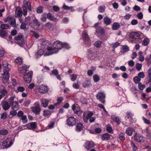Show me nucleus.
Instances as JSON below:
<instances>
[{
  "mask_svg": "<svg viewBox=\"0 0 151 151\" xmlns=\"http://www.w3.org/2000/svg\"><path fill=\"white\" fill-rule=\"evenodd\" d=\"M48 43L47 41H45L42 43V47L44 48L46 47L47 52H46L45 55H50L53 54L57 53L58 50L61 49L63 47V43L59 41L55 42L53 44V47H49Z\"/></svg>",
  "mask_w": 151,
  "mask_h": 151,
  "instance_id": "obj_1",
  "label": "nucleus"
},
{
  "mask_svg": "<svg viewBox=\"0 0 151 151\" xmlns=\"http://www.w3.org/2000/svg\"><path fill=\"white\" fill-rule=\"evenodd\" d=\"M7 63L6 61H4L3 62V65L4 66V73L2 74L3 75L2 80L4 83H9L8 81L9 78V71L10 70L7 65Z\"/></svg>",
  "mask_w": 151,
  "mask_h": 151,
  "instance_id": "obj_2",
  "label": "nucleus"
},
{
  "mask_svg": "<svg viewBox=\"0 0 151 151\" xmlns=\"http://www.w3.org/2000/svg\"><path fill=\"white\" fill-rule=\"evenodd\" d=\"M97 53H95L93 49L90 48L87 51V58L89 60H95L96 55Z\"/></svg>",
  "mask_w": 151,
  "mask_h": 151,
  "instance_id": "obj_3",
  "label": "nucleus"
},
{
  "mask_svg": "<svg viewBox=\"0 0 151 151\" xmlns=\"http://www.w3.org/2000/svg\"><path fill=\"white\" fill-rule=\"evenodd\" d=\"M16 43L19 45L23 44L24 43V37L22 35H18L14 37Z\"/></svg>",
  "mask_w": 151,
  "mask_h": 151,
  "instance_id": "obj_4",
  "label": "nucleus"
},
{
  "mask_svg": "<svg viewBox=\"0 0 151 151\" xmlns=\"http://www.w3.org/2000/svg\"><path fill=\"white\" fill-rule=\"evenodd\" d=\"M32 72L30 71L25 74L23 77L24 81L27 83H29L32 81Z\"/></svg>",
  "mask_w": 151,
  "mask_h": 151,
  "instance_id": "obj_5",
  "label": "nucleus"
},
{
  "mask_svg": "<svg viewBox=\"0 0 151 151\" xmlns=\"http://www.w3.org/2000/svg\"><path fill=\"white\" fill-rule=\"evenodd\" d=\"M96 98L102 103L104 104L105 102V95L103 93L99 92L96 96Z\"/></svg>",
  "mask_w": 151,
  "mask_h": 151,
  "instance_id": "obj_6",
  "label": "nucleus"
},
{
  "mask_svg": "<svg viewBox=\"0 0 151 151\" xmlns=\"http://www.w3.org/2000/svg\"><path fill=\"white\" fill-rule=\"evenodd\" d=\"M67 124L70 126H74L76 124V119L74 117L71 116L68 118L67 120Z\"/></svg>",
  "mask_w": 151,
  "mask_h": 151,
  "instance_id": "obj_7",
  "label": "nucleus"
},
{
  "mask_svg": "<svg viewBox=\"0 0 151 151\" xmlns=\"http://www.w3.org/2000/svg\"><path fill=\"white\" fill-rule=\"evenodd\" d=\"M134 139L137 142L143 143L146 140V138L142 135L135 134L134 137Z\"/></svg>",
  "mask_w": 151,
  "mask_h": 151,
  "instance_id": "obj_8",
  "label": "nucleus"
},
{
  "mask_svg": "<svg viewBox=\"0 0 151 151\" xmlns=\"http://www.w3.org/2000/svg\"><path fill=\"white\" fill-rule=\"evenodd\" d=\"M35 104H36L38 106L32 107V111L36 114H39L41 111V109L40 107L39 104L38 102H36Z\"/></svg>",
  "mask_w": 151,
  "mask_h": 151,
  "instance_id": "obj_9",
  "label": "nucleus"
},
{
  "mask_svg": "<svg viewBox=\"0 0 151 151\" xmlns=\"http://www.w3.org/2000/svg\"><path fill=\"white\" fill-rule=\"evenodd\" d=\"M38 92L41 93H45L47 91V87L43 85L40 86L38 89Z\"/></svg>",
  "mask_w": 151,
  "mask_h": 151,
  "instance_id": "obj_10",
  "label": "nucleus"
},
{
  "mask_svg": "<svg viewBox=\"0 0 151 151\" xmlns=\"http://www.w3.org/2000/svg\"><path fill=\"white\" fill-rule=\"evenodd\" d=\"M129 37L133 39H137L140 37L139 34L136 32H132L129 35Z\"/></svg>",
  "mask_w": 151,
  "mask_h": 151,
  "instance_id": "obj_11",
  "label": "nucleus"
},
{
  "mask_svg": "<svg viewBox=\"0 0 151 151\" xmlns=\"http://www.w3.org/2000/svg\"><path fill=\"white\" fill-rule=\"evenodd\" d=\"M2 145L5 148H7L9 147L11 145L9 139L8 138L3 141L2 143Z\"/></svg>",
  "mask_w": 151,
  "mask_h": 151,
  "instance_id": "obj_12",
  "label": "nucleus"
},
{
  "mask_svg": "<svg viewBox=\"0 0 151 151\" xmlns=\"http://www.w3.org/2000/svg\"><path fill=\"white\" fill-rule=\"evenodd\" d=\"M1 105L3 109L5 110H7L10 108V104L7 101L2 102Z\"/></svg>",
  "mask_w": 151,
  "mask_h": 151,
  "instance_id": "obj_13",
  "label": "nucleus"
},
{
  "mask_svg": "<svg viewBox=\"0 0 151 151\" xmlns=\"http://www.w3.org/2000/svg\"><path fill=\"white\" fill-rule=\"evenodd\" d=\"M30 0H24L23 1V7L27 8V9L30 10L31 9L30 3L29 2Z\"/></svg>",
  "mask_w": 151,
  "mask_h": 151,
  "instance_id": "obj_14",
  "label": "nucleus"
},
{
  "mask_svg": "<svg viewBox=\"0 0 151 151\" xmlns=\"http://www.w3.org/2000/svg\"><path fill=\"white\" fill-rule=\"evenodd\" d=\"M26 126L29 129H32L36 128L37 127V124L35 122L29 123L27 124Z\"/></svg>",
  "mask_w": 151,
  "mask_h": 151,
  "instance_id": "obj_15",
  "label": "nucleus"
},
{
  "mask_svg": "<svg viewBox=\"0 0 151 151\" xmlns=\"http://www.w3.org/2000/svg\"><path fill=\"white\" fill-rule=\"evenodd\" d=\"M43 48L44 49V50H42L41 49L39 50H38L36 53V55H37L41 56L44 53V56H46L45 55L46 52H47V51L46 50H47V48L46 47H45L44 48Z\"/></svg>",
  "mask_w": 151,
  "mask_h": 151,
  "instance_id": "obj_16",
  "label": "nucleus"
},
{
  "mask_svg": "<svg viewBox=\"0 0 151 151\" xmlns=\"http://www.w3.org/2000/svg\"><path fill=\"white\" fill-rule=\"evenodd\" d=\"M72 109L76 114H78L80 112V108L77 104H73L72 106Z\"/></svg>",
  "mask_w": 151,
  "mask_h": 151,
  "instance_id": "obj_17",
  "label": "nucleus"
},
{
  "mask_svg": "<svg viewBox=\"0 0 151 151\" xmlns=\"http://www.w3.org/2000/svg\"><path fill=\"white\" fill-rule=\"evenodd\" d=\"M94 146V144L93 142L87 141L86 142L85 147L87 149H89Z\"/></svg>",
  "mask_w": 151,
  "mask_h": 151,
  "instance_id": "obj_18",
  "label": "nucleus"
},
{
  "mask_svg": "<svg viewBox=\"0 0 151 151\" xmlns=\"http://www.w3.org/2000/svg\"><path fill=\"white\" fill-rule=\"evenodd\" d=\"M11 108L13 110H17L19 109V106L17 101H15L12 104Z\"/></svg>",
  "mask_w": 151,
  "mask_h": 151,
  "instance_id": "obj_19",
  "label": "nucleus"
},
{
  "mask_svg": "<svg viewBox=\"0 0 151 151\" xmlns=\"http://www.w3.org/2000/svg\"><path fill=\"white\" fill-rule=\"evenodd\" d=\"M104 22L106 25L110 24L111 22V19L107 16L103 19Z\"/></svg>",
  "mask_w": 151,
  "mask_h": 151,
  "instance_id": "obj_20",
  "label": "nucleus"
},
{
  "mask_svg": "<svg viewBox=\"0 0 151 151\" xmlns=\"http://www.w3.org/2000/svg\"><path fill=\"white\" fill-rule=\"evenodd\" d=\"M83 86L84 88L91 86V84L90 81L88 79H86L83 83Z\"/></svg>",
  "mask_w": 151,
  "mask_h": 151,
  "instance_id": "obj_21",
  "label": "nucleus"
},
{
  "mask_svg": "<svg viewBox=\"0 0 151 151\" xmlns=\"http://www.w3.org/2000/svg\"><path fill=\"white\" fill-rule=\"evenodd\" d=\"M111 135L108 133L104 134L102 137V139L103 140H107L110 139Z\"/></svg>",
  "mask_w": 151,
  "mask_h": 151,
  "instance_id": "obj_22",
  "label": "nucleus"
},
{
  "mask_svg": "<svg viewBox=\"0 0 151 151\" xmlns=\"http://www.w3.org/2000/svg\"><path fill=\"white\" fill-rule=\"evenodd\" d=\"M82 36L83 38L85 40L88 41L89 40V37L88 35L87 32L86 31H83L82 32Z\"/></svg>",
  "mask_w": 151,
  "mask_h": 151,
  "instance_id": "obj_23",
  "label": "nucleus"
},
{
  "mask_svg": "<svg viewBox=\"0 0 151 151\" xmlns=\"http://www.w3.org/2000/svg\"><path fill=\"white\" fill-rule=\"evenodd\" d=\"M146 136L149 139L151 140V131L148 127H147L146 129Z\"/></svg>",
  "mask_w": 151,
  "mask_h": 151,
  "instance_id": "obj_24",
  "label": "nucleus"
},
{
  "mask_svg": "<svg viewBox=\"0 0 151 151\" xmlns=\"http://www.w3.org/2000/svg\"><path fill=\"white\" fill-rule=\"evenodd\" d=\"M40 101L43 106L46 107L47 106L49 102L48 101L44 99H42Z\"/></svg>",
  "mask_w": 151,
  "mask_h": 151,
  "instance_id": "obj_25",
  "label": "nucleus"
},
{
  "mask_svg": "<svg viewBox=\"0 0 151 151\" xmlns=\"http://www.w3.org/2000/svg\"><path fill=\"white\" fill-rule=\"evenodd\" d=\"M16 12L17 13V16L18 17H20L22 14V12L21 9L19 7H17L16 9Z\"/></svg>",
  "mask_w": 151,
  "mask_h": 151,
  "instance_id": "obj_26",
  "label": "nucleus"
},
{
  "mask_svg": "<svg viewBox=\"0 0 151 151\" xmlns=\"http://www.w3.org/2000/svg\"><path fill=\"white\" fill-rule=\"evenodd\" d=\"M83 124L81 123H78L76 126V130L77 131L80 132L83 129Z\"/></svg>",
  "mask_w": 151,
  "mask_h": 151,
  "instance_id": "obj_27",
  "label": "nucleus"
},
{
  "mask_svg": "<svg viewBox=\"0 0 151 151\" xmlns=\"http://www.w3.org/2000/svg\"><path fill=\"white\" fill-rule=\"evenodd\" d=\"M133 129L132 128H128L126 131V133L128 135L131 136L132 135Z\"/></svg>",
  "mask_w": 151,
  "mask_h": 151,
  "instance_id": "obj_28",
  "label": "nucleus"
},
{
  "mask_svg": "<svg viewBox=\"0 0 151 151\" xmlns=\"http://www.w3.org/2000/svg\"><path fill=\"white\" fill-rule=\"evenodd\" d=\"M29 68V67L27 66H24L20 67L19 68V70L20 73H23L27 71V69Z\"/></svg>",
  "mask_w": 151,
  "mask_h": 151,
  "instance_id": "obj_29",
  "label": "nucleus"
},
{
  "mask_svg": "<svg viewBox=\"0 0 151 151\" xmlns=\"http://www.w3.org/2000/svg\"><path fill=\"white\" fill-rule=\"evenodd\" d=\"M10 25L14 28H16L17 27L16 24V19L14 18L13 19L10 21Z\"/></svg>",
  "mask_w": 151,
  "mask_h": 151,
  "instance_id": "obj_30",
  "label": "nucleus"
},
{
  "mask_svg": "<svg viewBox=\"0 0 151 151\" xmlns=\"http://www.w3.org/2000/svg\"><path fill=\"white\" fill-rule=\"evenodd\" d=\"M120 25L119 23L115 22L113 23L112 26V28L114 30L117 29L120 27Z\"/></svg>",
  "mask_w": 151,
  "mask_h": 151,
  "instance_id": "obj_31",
  "label": "nucleus"
},
{
  "mask_svg": "<svg viewBox=\"0 0 151 151\" xmlns=\"http://www.w3.org/2000/svg\"><path fill=\"white\" fill-rule=\"evenodd\" d=\"M122 50L121 52L124 53L127 51L129 50V48L128 46H124L122 47L121 48Z\"/></svg>",
  "mask_w": 151,
  "mask_h": 151,
  "instance_id": "obj_32",
  "label": "nucleus"
},
{
  "mask_svg": "<svg viewBox=\"0 0 151 151\" xmlns=\"http://www.w3.org/2000/svg\"><path fill=\"white\" fill-rule=\"evenodd\" d=\"M106 129L107 131L109 133H113V132L112 129L109 124H108L106 125Z\"/></svg>",
  "mask_w": 151,
  "mask_h": 151,
  "instance_id": "obj_33",
  "label": "nucleus"
},
{
  "mask_svg": "<svg viewBox=\"0 0 151 151\" xmlns=\"http://www.w3.org/2000/svg\"><path fill=\"white\" fill-rule=\"evenodd\" d=\"M7 33L6 31L2 30L0 29V37H6L7 36Z\"/></svg>",
  "mask_w": 151,
  "mask_h": 151,
  "instance_id": "obj_34",
  "label": "nucleus"
},
{
  "mask_svg": "<svg viewBox=\"0 0 151 151\" xmlns=\"http://www.w3.org/2000/svg\"><path fill=\"white\" fill-rule=\"evenodd\" d=\"M150 42V40L148 38H146L144 39L142 42V44L144 46L147 45Z\"/></svg>",
  "mask_w": 151,
  "mask_h": 151,
  "instance_id": "obj_35",
  "label": "nucleus"
},
{
  "mask_svg": "<svg viewBox=\"0 0 151 151\" xmlns=\"http://www.w3.org/2000/svg\"><path fill=\"white\" fill-rule=\"evenodd\" d=\"M96 32L99 34H102L104 32V30L101 27H98L96 29Z\"/></svg>",
  "mask_w": 151,
  "mask_h": 151,
  "instance_id": "obj_36",
  "label": "nucleus"
},
{
  "mask_svg": "<svg viewBox=\"0 0 151 151\" xmlns=\"http://www.w3.org/2000/svg\"><path fill=\"white\" fill-rule=\"evenodd\" d=\"M1 28L2 29H10L9 25L8 24H2L1 25Z\"/></svg>",
  "mask_w": 151,
  "mask_h": 151,
  "instance_id": "obj_37",
  "label": "nucleus"
},
{
  "mask_svg": "<svg viewBox=\"0 0 151 151\" xmlns=\"http://www.w3.org/2000/svg\"><path fill=\"white\" fill-rule=\"evenodd\" d=\"M102 42L100 41H98L96 42L94 44L95 46L96 47H99L101 46Z\"/></svg>",
  "mask_w": 151,
  "mask_h": 151,
  "instance_id": "obj_38",
  "label": "nucleus"
},
{
  "mask_svg": "<svg viewBox=\"0 0 151 151\" xmlns=\"http://www.w3.org/2000/svg\"><path fill=\"white\" fill-rule=\"evenodd\" d=\"M111 117L113 120L115 121L118 124L120 123V121L118 117L115 116H113Z\"/></svg>",
  "mask_w": 151,
  "mask_h": 151,
  "instance_id": "obj_39",
  "label": "nucleus"
},
{
  "mask_svg": "<svg viewBox=\"0 0 151 151\" xmlns=\"http://www.w3.org/2000/svg\"><path fill=\"white\" fill-rule=\"evenodd\" d=\"M15 61L17 63L19 64H21L22 63V59L20 57H18L15 60Z\"/></svg>",
  "mask_w": 151,
  "mask_h": 151,
  "instance_id": "obj_40",
  "label": "nucleus"
},
{
  "mask_svg": "<svg viewBox=\"0 0 151 151\" xmlns=\"http://www.w3.org/2000/svg\"><path fill=\"white\" fill-rule=\"evenodd\" d=\"M63 99V98L62 97H60L57 98V100L58 101V102L55 104V105L56 106L57 105H59L60 103H61Z\"/></svg>",
  "mask_w": 151,
  "mask_h": 151,
  "instance_id": "obj_41",
  "label": "nucleus"
},
{
  "mask_svg": "<svg viewBox=\"0 0 151 151\" xmlns=\"http://www.w3.org/2000/svg\"><path fill=\"white\" fill-rule=\"evenodd\" d=\"M133 80L135 83H139V82L140 81L141 79L138 76H136L134 78Z\"/></svg>",
  "mask_w": 151,
  "mask_h": 151,
  "instance_id": "obj_42",
  "label": "nucleus"
},
{
  "mask_svg": "<svg viewBox=\"0 0 151 151\" xmlns=\"http://www.w3.org/2000/svg\"><path fill=\"white\" fill-rule=\"evenodd\" d=\"M145 87V86L144 84H142L141 83H138V88L141 90H143Z\"/></svg>",
  "mask_w": 151,
  "mask_h": 151,
  "instance_id": "obj_43",
  "label": "nucleus"
},
{
  "mask_svg": "<svg viewBox=\"0 0 151 151\" xmlns=\"http://www.w3.org/2000/svg\"><path fill=\"white\" fill-rule=\"evenodd\" d=\"M142 64H139L137 63L136 65V69L138 71H139L141 69L142 67Z\"/></svg>",
  "mask_w": 151,
  "mask_h": 151,
  "instance_id": "obj_44",
  "label": "nucleus"
},
{
  "mask_svg": "<svg viewBox=\"0 0 151 151\" xmlns=\"http://www.w3.org/2000/svg\"><path fill=\"white\" fill-rule=\"evenodd\" d=\"M8 133V131L6 129H2L0 130V134L2 135H6Z\"/></svg>",
  "mask_w": 151,
  "mask_h": 151,
  "instance_id": "obj_45",
  "label": "nucleus"
},
{
  "mask_svg": "<svg viewBox=\"0 0 151 151\" xmlns=\"http://www.w3.org/2000/svg\"><path fill=\"white\" fill-rule=\"evenodd\" d=\"M37 12L38 13H41L43 12L42 7L41 6H40L37 7Z\"/></svg>",
  "mask_w": 151,
  "mask_h": 151,
  "instance_id": "obj_46",
  "label": "nucleus"
},
{
  "mask_svg": "<svg viewBox=\"0 0 151 151\" xmlns=\"http://www.w3.org/2000/svg\"><path fill=\"white\" fill-rule=\"evenodd\" d=\"M105 7L104 6H101L99 7V11L100 12H104L105 10Z\"/></svg>",
  "mask_w": 151,
  "mask_h": 151,
  "instance_id": "obj_47",
  "label": "nucleus"
},
{
  "mask_svg": "<svg viewBox=\"0 0 151 151\" xmlns=\"http://www.w3.org/2000/svg\"><path fill=\"white\" fill-rule=\"evenodd\" d=\"M47 17L50 20H53L54 19V17L52 16V14L50 13L47 14Z\"/></svg>",
  "mask_w": 151,
  "mask_h": 151,
  "instance_id": "obj_48",
  "label": "nucleus"
},
{
  "mask_svg": "<svg viewBox=\"0 0 151 151\" xmlns=\"http://www.w3.org/2000/svg\"><path fill=\"white\" fill-rule=\"evenodd\" d=\"M93 77V80L95 82H97L99 80V77L96 75H94Z\"/></svg>",
  "mask_w": 151,
  "mask_h": 151,
  "instance_id": "obj_49",
  "label": "nucleus"
},
{
  "mask_svg": "<svg viewBox=\"0 0 151 151\" xmlns=\"http://www.w3.org/2000/svg\"><path fill=\"white\" fill-rule=\"evenodd\" d=\"M50 114V111L48 110H44V111L43 115L45 116H47Z\"/></svg>",
  "mask_w": 151,
  "mask_h": 151,
  "instance_id": "obj_50",
  "label": "nucleus"
},
{
  "mask_svg": "<svg viewBox=\"0 0 151 151\" xmlns=\"http://www.w3.org/2000/svg\"><path fill=\"white\" fill-rule=\"evenodd\" d=\"M21 119L22 120V122L24 123L27 122V121L26 116L25 115H24L22 117Z\"/></svg>",
  "mask_w": 151,
  "mask_h": 151,
  "instance_id": "obj_51",
  "label": "nucleus"
},
{
  "mask_svg": "<svg viewBox=\"0 0 151 151\" xmlns=\"http://www.w3.org/2000/svg\"><path fill=\"white\" fill-rule=\"evenodd\" d=\"M27 24L25 22L22 23L20 26V29H25L26 27V24Z\"/></svg>",
  "mask_w": 151,
  "mask_h": 151,
  "instance_id": "obj_52",
  "label": "nucleus"
},
{
  "mask_svg": "<svg viewBox=\"0 0 151 151\" xmlns=\"http://www.w3.org/2000/svg\"><path fill=\"white\" fill-rule=\"evenodd\" d=\"M119 139L122 141H124L125 139V137L124 134L123 133H121L119 134Z\"/></svg>",
  "mask_w": 151,
  "mask_h": 151,
  "instance_id": "obj_53",
  "label": "nucleus"
},
{
  "mask_svg": "<svg viewBox=\"0 0 151 151\" xmlns=\"http://www.w3.org/2000/svg\"><path fill=\"white\" fill-rule=\"evenodd\" d=\"M47 19L46 14H43L42 16L41 20L43 22H45Z\"/></svg>",
  "mask_w": 151,
  "mask_h": 151,
  "instance_id": "obj_54",
  "label": "nucleus"
},
{
  "mask_svg": "<svg viewBox=\"0 0 151 151\" xmlns=\"http://www.w3.org/2000/svg\"><path fill=\"white\" fill-rule=\"evenodd\" d=\"M0 93H1L4 96L7 93V91L6 89L2 90H1L0 91Z\"/></svg>",
  "mask_w": 151,
  "mask_h": 151,
  "instance_id": "obj_55",
  "label": "nucleus"
},
{
  "mask_svg": "<svg viewBox=\"0 0 151 151\" xmlns=\"http://www.w3.org/2000/svg\"><path fill=\"white\" fill-rule=\"evenodd\" d=\"M15 98V96H11L9 98L8 101L10 104H12L13 103L14 99Z\"/></svg>",
  "mask_w": 151,
  "mask_h": 151,
  "instance_id": "obj_56",
  "label": "nucleus"
},
{
  "mask_svg": "<svg viewBox=\"0 0 151 151\" xmlns=\"http://www.w3.org/2000/svg\"><path fill=\"white\" fill-rule=\"evenodd\" d=\"M13 19V18H12V16H9L6 18L5 20V22H7L9 21H10Z\"/></svg>",
  "mask_w": 151,
  "mask_h": 151,
  "instance_id": "obj_57",
  "label": "nucleus"
},
{
  "mask_svg": "<svg viewBox=\"0 0 151 151\" xmlns=\"http://www.w3.org/2000/svg\"><path fill=\"white\" fill-rule=\"evenodd\" d=\"M138 76L139 78H143L145 77V75L143 72L139 73L138 74Z\"/></svg>",
  "mask_w": 151,
  "mask_h": 151,
  "instance_id": "obj_58",
  "label": "nucleus"
},
{
  "mask_svg": "<svg viewBox=\"0 0 151 151\" xmlns=\"http://www.w3.org/2000/svg\"><path fill=\"white\" fill-rule=\"evenodd\" d=\"M131 145L133 148V150L134 151H136L137 149V147L135 145L134 143L132 141L131 142Z\"/></svg>",
  "mask_w": 151,
  "mask_h": 151,
  "instance_id": "obj_59",
  "label": "nucleus"
},
{
  "mask_svg": "<svg viewBox=\"0 0 151 151\" xmlns=\"http://www.w3.org/2000/svg\"><path fill=\"white\" fill-rule=\"evenodd\" d=\"M17 110H13L11 111L10 112V114L13 116H15L17 114V112L16 111Z\"/></svg>",
  "mask_w": 151,
  "mask_h": 151,
  "instance_id": "obj_60",
  "label": "nucleus"
},
{
  "mask_svg": "<svg viewBox=\"0 0 151 151\" xmlns=\"http://www.w3.org/2000/svg\"><path fill=\"white\" fill-rule=\"evenodd\" d=\"M7 114L6 113V112H4L2 114L1 116V119H5L7 118Z\"/></svg>",
  "mask_w": 151,
  "mask_h": 151,
  "instance_id": "obj_61",
  "label": "nucleus"
},
{
  "mask_svg": "<svg viewBox=\"0 0 151 151\" xmlns=\"http://www.w3.org/2000/svg\"><path fill=\"white\" fill-rule=\"evenodd\" d=\"M138 21L137 19H134L132 20L131 22V24L132 25H135L138 24Z\"/></svg>",
  "mask_w": 151,
  "mask_h": 151,
  "instance_id": "obj_62",
  "label": "nucleus"
},
{
  "mask_svg": "<svg viewBox=\"0 0 151 151\" xmlns=\"http://www.w3.org/2000/svg\"><path fill=\"white\" fill-rule=\"evenodd\" d=\"M17 89L19 91L22 92L25 90V88L23 87L19 86L17 88Z\"/></svg>",
  "mask_w": 151,
  "mask_h": 151,
  "instance_id": "obj_63",
  "label": "nucleus"
},
{
  "mask_svg": "<svg viewBox=\"0 0 151 151\" xmlns=\"http://www.w3.org/2000/svg\"><path fill=\"white\" fill-rule=\"evenodd\" d=\"M148 73V78H149L151 77V68H149L147 71Z\"/></svg>",
  "mask_w": 151,
  "mask_h": 151,
  "instance_id": "obj_64",
  "label": "nucleus"
}]
</instances>
